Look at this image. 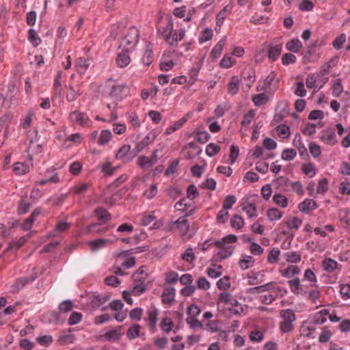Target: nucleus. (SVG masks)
<instances>
[{"label":"nucleus","mask_w":350,"mask_h":350,"mask_svg":"<svg viewBox=\"0 0 350 350\" xmlns=\"http://www.w3.org/2000/svg\"><path fill=\"white\" fill-rule=\"evenodd\" d=\"M130 50L126 49L125 51H121L117 57L116 62L120 68H124L128 66L131 62V58L128 55V52Z\"/></svg>","instance_id":"19"},{"label":"nucleus","mask_w":350,"mask_h":350,"mask_svg":"<svg viewBox=\"0 0 350 350\" xmlns=\"http://www.w3.org/2000/svg\"><path fill=\"white\" fill-rule=\"evenodd\" d=\"M301 170L303 173L310 178L314 177L316 174V170L312 163H309L304 164Z\"/></svg>","instance_id":"50"},{"label":"nucleus","mask_w":350,"mask_h":350,"mask_svg":"<svg viewBox=\"0 0 350 350\" xmlns=\"http://www.w3.org/2000/svg\"><path fill=\"white\" fill-rule=\"evenodd\" d=\"M147 318L144 320L148 322V325L151 329H154L158 322V310L155 307H152L147 311Z\"/></svg>","instance_id":"12"},{"label":"nucleus","mask_w":350,"mask_h":350,"mask_svg":"<svg viewBox=\"0 0 350 350\" xmlns=\"http://www.w3.org/2000/svg\"><path fill=\"white\" fill-rule=\"evenodd\" d=\"M153 59L152 45L150 43H147L145 51L142 57V62L145 66H150L152 62Z\"/></svg>","instance_id":"18"},{"label":"nucleus","mask_w":350,"mask_h":350,"mask_svg":"<svg viewBox=\"0 0 350 350\" xmlns=\"http://www.w3.org/2000/svg\"><path fill=\"white\" fill-rule=\"evenodd\" d=\"M230 222V226L237 230L242 228L245 224L243 217L239 215H233Z\"/></svg>","instance_id":"41"},{"label":"nucleus","mask_w":350,"mask_h":350,"mask_svg":"<svg viewBox=\"0 0 350 350\" xmlns=\"http://www.w3.org/2000/svg\"><path fill=\"white\" fill-rule=\"evenodd\" d=\"M286 48L288 51L297 53L302 48V43L298 38H293L286 44Z\"/></svg>","instance_id":"24"},{"label":"nucleus","mask_w":350,"mask_h":350,"mask_svg":"<svg viewBox=\"0 0 350 350\" xmlns=\"http://www.w3.org/2000/svg\"><path fill=\"white\" fill-rule=\"evenodd\" d=\"M207 274L211 278H217L222 274L221 266L213 265V267H209L207 269Z\"/></svg>","instance_id":"43"},{"label":"nucleus","mask_w":350,"mask_h":350,"mask_svg":"<svg viewBox=\"0 0 350 350\" xmlns=\"http://www.w3.org/2000/svg\"><path fill=\"white\" fill-rule=\"evenodd\" d=\"M42 152V146L36 141L31 139L27 146L28 158L29 160L33 159V157L39 154Z\"/></svg>","instance_id":"13"},{"label":"nucleus","mask_w":350,"mask_h":350,"mask_svg":"<svg viewBox=\"0 0 350 350\" xmlns=\"http://www.w3.org/2000/svg\"><path fill=\"white\" fill-rule=\"evenodd\" d=\"M59 180L58 174L55 170H48L45 174L44 178L38 182L40 185H44L48 183H57Z\"/></svg>","instance_id":"16"},{"label":"nucleus","mask_w":350,"mask_h":350,"mask_svg":"<svg viewBox=\"0 0 350 350\" xmlns=\"http://www.w3.org/2000/svg\"><path fill=\"white\" fill-rule=\"evenodd\" d=\"M255 81L254 72L253 70L249 69L243 72L241 78V85L251 88Z\"/></svg>","instance_id":"14"},{"label":"nucleus","mask_w":350,"mask_h":350,"mask_svg":"<svg viewBox=\"0 0 350 350\" xmlns=\"http://www.w3.org/2000/svg\"><path fill=\"white\" fill-rule=\"evenodd\" d=\"M237 241V237L235 235L228 234L223 237L221 240L215 241L214 243L217 247H220L224 245H227L228 243H235Z\"/></svg>","instance_id":"40"},{"label":"nucleus","mask_w":350,"mask_h":350,"mask_svg":"<svg viewBox=\"0 0 350 350\" xmlns=\"http://www.w3.org/2000/svg\"><path fill=\"white\" fill-rule=\"evenodd\" d=\"M338 266V262L332 258H325L322 262V267L323 269L327 272L334 271Z\"/></svg>","instance_id":"33"},{"label":"nucleus","mask_w":350,"mask_h":350,"mask_svg":"<svg viewBox=\"0 0 350 350\" xmlns=\"http://www.w3.org/2000/svg\"><path fill=\"white\" fill-rule=\"evenodd\" d=\"M111 138V133L109 130H103L101 131L98 139V144L101 146L107 144Z\"/></svg>","instance_id":"52"},{"label":"nucleus","mask_w":350,"mask_h":350,"mask_svg":"<svg viewBox=\"0 0 350 350\" xmlns=\"http://www.w3.org/2000/svg\"><path fill=\"white\" fill-rule=\"evenodd\" d=\"M116 167L112 166L111 163L109 161H105L101 165L102 172L107 176L112 175L116 171Z\"/></svg>","instance_id":"48"},{"label":"nucleus","mask_w":350,"mask_h":350,"mask_svg":"<svg viewBox=\"0 0 350 350\" xmlns=\"http://www.w3.org/2000/svg\"><path fill=\"white\" fill-rule=\"evenodd\" d=\"M213 36V32L211 29H209V28L204 29L202 31V32L199 38L200 43H204V42H206L210 40L212 38Z\"/></svg>","instance_id":"57"},{"label":"nucleus","mask_w":350,"mask_h":350,"mask_svg":"<svg viewBox=\"0 0 350 350\" xmlns=\"http://www.w3.org/2000/svg\"><path fill=\"white\" fill-rule=\"evenodd\" d=\"M264 84L266 87L279 86V80L276 77V74L274 72H271L265 79Z\"/></svg>","instance_id":"39"},{"label":"nucleus","mask_w":350,"mask_h":350,"mask_svg":"<svg viewBox=\"0 0 350 350\" xmlns=\"http://www.w3.org/2000/svg\"><path fill=\"white\" fill-rule=\"evenodd\" d=\"M131 150V146L126 144L122 146L116 154V159L120 160L124 159Z\"/></svg>","instance_id":"64"},{"label":"nucleus","mask_w":350,"mask_h":350,"mask_svg":"<svg viewBox=\"0 0 350 350\" xmlns=\"http://www.w3.org/2000/svg\"><path fill=\"white\" fill-rule=\"evenodd\" d=\"M242 209L246 213L249 217H256V207L254 203L247 202L242 205Z\"/></svg>","instance_id":"38"},{"label":"nucleus","mask_w":350,"mask_h":350,"mask_svg":"<svg viewBox=\"0 0 350 350\" xmlns=\"http://www.w3.org/2000/svg\"><path fill=\"white\" fill-rule=\"evenodd\" d=\"M255 259L252 256H243L239 261V265L243 270H246L252 267L254 265Z\"/></svg>","instance_id":"26"},{"label":"nucleus","mask_w":350,"mask_h":350,"mask_svg":"<svg viewBox=\"0 0 350 350\" xmlns=\"http://www.w3.org/2000/svg\"><path fill=\"white\" fill-rule=\"evenodd\" d=\"M139 35V30L136 27H132L129 28L122 41L121 45L127 49V50H132L138 42Z\"/></svg>","instance_id":"3"},{"label":"nucleus","mask_w":350,"mask_h":350,"mask_svg":"<svg viewBox=\"0 0 350 350\" xmlns=\"http://www.w3.org/2000/svg\"><path fill=\"white\" fill-rule=\"evenodd\" d=\"M115 242V240L108 239H97L89 242V245L92 251H97L101 248L105 247L107 245Z\"/></svg>","instance_id":"10"},{"label":"nucleus","mask_w":350,"mask_h":350,"mask_svg":"<svg viewBox=\"0 0 350 350\" xmlns=\"http://www.w3.org/2000/svg\"><path fill=\"white\" fill-rule=\"evenodd\" d=\"M171 229H178L183 235H186L189 229V221L185 217H180L170 223Z\"/></svg>","instance_id":"7"},{"label":"nucleus","mask_w":350,"mask_h":350,"mask_svg":"<svg viewBox=\"0 0 350 350\" xmlns=\"http://www.w3.org/2000/svg\"><path fill=\"white\" fill-rule=\"evenodd\" d=\"M13 171L17 175H23L29 171V167L24 163L18 162L14 163Z\"/></svg>","instance_id":"44"},{"label":"nucleus","mask_w":350,"mask_h":350,"mask_svg":"<svg viewBox=\"0 0 350 350\" xmlns=\"http://www.w3.org/2000/svg\"><path fill=\"white\" fill-rule=\"evenodd\" d=\"M82 314L78 312H73L71 313L68 323L70 325H74L80 323L82 320Z\"/></svg>","instance_id":"63"},{"label":"nucleus","mask_w":350,"mask_h":350,"mask_svg":"<svg viewBox=\"0 0 350 350\" xmlns=\"http://www.w3.org/2000/svg\"><path fill=\"white\" fill-rule=\"evenodd\" d=\"M282 52V44L271 46L268 51V57L271 61L276 60Z\"/></svg>","instance_id":"31"},{"label":"nucleus","mask_w":350,"mask_h":350,"mask_svg":"<svg viewBox=\"0 0 350 350\" xmlns=\"http://www.w3.org/2000/svg\"><path fill=\"white\" fill-rule=\"evenodd\" d=\"M277 133L279 137L286 139L290 136V128L285 124H280L277 126Z\"/></svg>","instance_id":"51"},{"label":"nucleus","mask_w":350,"mask_h":350,"mask_svg":"<svg viewBox=\"0 0 350 350\" xmlns=\"http://www.w3.org/2000/svg\"><path fill=\"white\" fill-rule=\"evenodd\" d=\"M317 327L315 323L312 320L304 321L300 327L301 335L309 338H314Z\"/></svg>","instance_id":"6"},{"label":"nucleus","mask_w":350,"mask_h":350,"mask_svg":"<svg viewBox=\"0 0 350 350\" xmlns=\"http://www.w3.org/2000/svg\"><path fill=\"white\" fill-rule=\"evenodd\" d=\"M176 290L173 287L165 288L161 295L162 301L165 304H172L175 299Z\"/></svg>","instance_id":"15"},{"label":"nucleus","mask_w":350,"mask_h":350,"mask_svg":"<svg viewBox=\"0 0 350 350\" xmlns=\"http://www.w3.org/2000/svg\"><path fill=\"white\" fill-rule=\"evenodd\" d=\"M281 274L286 278H292L295 275H299L300 269L296 265L288 266L286 269L280 271Z\"/></svg>","instance_id":"23"},{"label":"nucleus","mask_w":350,"mask_h":350,"mask_svg":"<svg viewBox=\"0 0 350 350\" xmlns=\"http://www.w3.org/2000/svg\"><path fill=\"white\" fill-rule=\"evenodd\" d=\"M285 260L291 263H297L301 261V257L297 252H288L283 254Z\"/></svg>","instance_id":"32"},{"label":"nucleus","mask_w":350,"mask_h":350,"mask_svg":"<svg viewBox=\"0 0 350 350\" xmlns=\"http://www.w3.org/2000/svg\"><path fill=\"white\" fill-rule=\"evenodd\" d=\"M189 116V113H187L186 116H183L180 120L175 122L172 125L167 127L165 131V134L167 135H170L176 130L179 129L187 121Z\"/></svg>","instance_id":"21"},{"label":"nucleus","mask_w":350,"mask_h":350,"mask_svg":"<svg viewBox=\"0 0 350 350\" xmlns=\"http://www.w3.org/2000/svg\"><path fill=\"white\" fill-rule=\"evenodd\" d=\"M89 67L90 62L88 59L85 57H79L77 59L75 68L78 73L80 75L85 74Z\"/></svg>","instance_id":"22"},{"label":"nucleus","mask_w":350,"mask_h":350,"mask_svg":"<svg viewBox=\"0 0 350 350\" xmlns=\"http://www.w3.org/2000/svg\"><path fill=\"white\" fill-rule=\"evenodd\" d=\"M137 165L143 169H148L153 165L151 160L146 156H140L137 159Z\"/></svg>","instance_id":"49"},{"label":"nucleus","mask_w":350,"mask_h":350,"mask_svg":"<svg viewBox=\"0 0 350 350\" xmlns=\"http://www.w3.org/2000/svg\"><path fill=\"white\" fill-rule=\"evenodd\" d=\"M308 148L310 152L313 157L317 158L321 154V146L315 142H310Z\"/></svg>","instance_id":"62"},{"label":"nucleus","mask_w":350,"mask_h":350,"mask_svg":"<svg viewBox=\"0 0 350 350\" xmlns=\"http://www.w3.org/2000/svg\"><path fill=\"white\" fill-rule=\"evenodd\" d=\"M29 40L34 46H37L41 43V39L33 29L29 30Z\"/></svg>","instance_id":"54"},{"label":"nucleus","mask_w":350,"mask_h":350,"mask_svg":"<svg viewBox=\"0 0 350 350\" xmlns=\"http://www.w3.org/2000/svg\"><path fill=\"white\" fill-rule=\"evenodd\" d=\"M252 100L256 107L267 104L269 100V97L266 93H260L252 96Z\"/></svg>","instance_id":"27"},{"label":"nucleus","mask_w":350,"mask_h":350,"mask_svg":"<svg viewBox=\"0 0 350 350\" xmlns=\"http://www.w3.org/2000/svg\"><path fill=\"white\" fill-rule=\"evenodd\" d=\"M121 329L122 326H119L116 328L110 329L105 334L103 337L109 342L118 340L122 336Z\"/></svg>","instance_id":"20"},{"label":"nucleus","mask_w":350,"mask_h":350,"mask_svg":"<svg viewBox=\"0 0 350 350\" xmlns=\"http://www.w3.org/2000/svg\"><path fill=\"white\" fill-rule=\"evenodd\" d=\"M297 156V152L293 148L284 149L281 154V157L284 161H290L295 159Z\"/></svg>","instance_id":"46"},{"label":"nucleus","mask_w":350,"mask_h":350,"mask_svg":"<svg viewBox=\"0 0 350 350\" xmlns=\"http://www.w3.org/2000/svg\"><path fill=\"white\" fill-rule=\"evenodd\" d=\"M320 139L327 145L334 146L338 143L335 129L328 128L321 133Z\"/></svg>","instance_id":"5"},{"label":"nucleus","mask_w":350,"mask_h":350,"mask_svg":"<svg viewBox=\"0 0 350 350\" xmlns=\"http://www.w3.org/2000/svg\"><path fill=\"white\" fill-rule=\"evenodd\" d=\"M219 249V252L216 256L217 260L225 259L232 254V248L231 246L228 245H224L220 247H217Z\"/></svg>","instance_id":"25"},{"label":"nucleus","mask_w":350,"mask_h":350,"mask_svg":"<svg viewBox=\"0 0 350 350\" xmlns=\"http://www.w3.org/2000/svg\"><path fill=\"white\" fill-rule=\"evenodd\" d=\"M90 187V184L86 183H81L78 185L75 186L72 189L74 193L77 195L83 194Z\"/></svg>","instance_id":"58"},{"label":"nucleus","mask_w":350,"mask_h":350,"mask_svg":"<svg viewBox=\"0 0 350 350\" xmlns=\"http://www.w3.org/2000/svg\"><path fill=\"white\" fill-rule=\"evenodd\" d=\"M161 328L165 333H169L174 327V323L170 318H164L161 323Z\"/></svg>","instance_id":"60"},{"label":"nucleus","mask_w":350,"mask_h":350,"mask_svg":"<svg viewBox=\"0 0 350 350\" xmlns=\"http://www.w3.org/2000/svg\"><path fill=\"white\" fill-rule=\"evenodd\" d=\"M239 155V148L237 145L232 144L230 146L229 155L230 164L233 165Z\"/></svg>","instance_id":"56"},{"label":"nucleus","mask_w":350,"mask_h":350,"mask_svg":"<svg viewBox=\"0 0 350 350\" xmlns=\"http://www.w3.org/2000/svg\"><path fill=\"white\" fill-rule=\"evenodd\" d=\"M298 208L301 212L308 214L310 211L317 208V204L314 200L306 198L298 205Z\"/></svg>","instance_id":"11"},{"label":"nucleus","mask_w":350,"mask_h":350,"mask_svg":"<svg viewBox=\"0 0 350 350\" xmlns=\"http://www.w3.org/2000/svg\"><path fill=\"white\" fill-rule=\"evenodd\" d=\"M328 180L327 178H322L319 180L317 188V193L324 194L328 191Z\"/></svg>","instance_id":"55"},{"label":"nucleus","mask_w":350,"mask_h":350,"mask_svg":"<svg viewBox=\"0 0 350 350\" xmlns=\"http://www.w3.org/2000/svg\"><path fill=\"white\" fill-rule=\"evenodd\" d=\"M338 62V57L336 56L330 59L327 63L322 67L323 75L328 73L330 68H334L337 65Z\"/></svg>","instance_id":"59"},{"label":"nucleus","mask_w":350,"mask_h":350,"mask_svg":"<svg viewBox=\"0 0 350 350\" xmlns=\"http://www.w3.org/2000/svg\"><path fill=\"white\" fill-rule=\"evenodd\" d=\"M283 215L282 212L276 208H269L267 211V217L271 221L279 220Z\"/></svg>","instance_id":"47"},{"label":"nucleus","mask_w":350,"mask_h":350,"mask_svg":"<svg viewBox=\"0 0 350 350\" xmlns=\"http://www.w3.org/2000/svg\"><path fill=\"white\" fill-rule=\"evenodd\" d=\"M320 295V291L318 289H312L311 291H307L306 294L303 295V297L307 298L308 299L312 301L313 303H316L319 299Z\"/></svg>","instance_id":"53"},{"label":"nucleus","mask_w":350,"mask_h":350,"mask_svg":"<svg viewBox=\"0 0 350 350\" xmlns=\"http://www.w3.org/2000/svg\"><path fill=\"white\" fill-rule=\"evenodd\" d=\"M280 251L278 247L272 248L268 254L267 262L270 264H275L278 262Z\"/></svg>","instance_id":"42"},{"label":"nucleus","mask_w":350,"mask_h":350,"mask_svg":"<svg viewBox=\"0 0 350 350\" xmlns=\"http://www.w3.org/2000/svg\"><path fill=\"white\" fill-rule=\"evenodd\" d=\"M70 119L72 122H77L81 126H90V120L88 115L79 111H74L70 113Z\"/></svg>","instance_id":"8"},{"label":"nucleus","mask_w":350,"mask_h":350,"mask_svg":"<svg viewBox=\"0 0 350 350\" xmlns=\"http://www.w3.org/2000/svg\"><path fill=\"white\" fill-rule=\"evenodd\" d=\"M31 235L30 234H27V236L21 237L18 239L14 240L10 243V249L11 250H18L23 245H24L27 240L30 238Z\"/></svg>","instance_id":"36"},{"label":"nucleus","mask_w":350,"mask_h":350,"mask_svg":"<svg viewBox=\"0 0 350 350\" xmlns=\"http://www.w3.org/2000/svg\"><path fill=\"white\" fill-rule=\"evenodd\" d=\"M146 290V286L144 283V279H139L135 281V284L132 287V292L134 295H140L144 293Z\"/></svg>","instance_id":"29"},{"label":"nucleus","mask_w":350,"mask_h":350,"mask_svg":"<svg viewBox=\"0 0 350 350\" xmlns=\"http://www.w3.org/2000/svg\"><path fill=\"white\" fill-rule=\"evenodd\" d=\"M173 28V21L172 18H170L165 26H161L158 28V33L169 45L175 47L178 45V42L185 36V29L180 28L176 31Z\"/></svg>","instance_id":"1"},{"label":"nucleus","mask_w":350,"mask_h":350,"mask_svg":"<svg viewBox=\"0 0 350 350\" xmlns=\"http://www.w3.org/2000/svg\"><path fill=\"white\" fill-rule=\"evenodd\" d=\"M329 314V311L326 309L321 310L312 321L315 323L316 325H322L327 321V316Z\"/></svg>","instance_id":"34"},{"label":"nucleus","mask_w":350,"mask_h":350,"mask_svg":"<svg viewBox=\"0 0 350 350\" xmlns=\"http://www.w3.org/2000/svg\"><path fill=\"white\" fill-rule=\"evenodd\" d=\"M288 284L289 286L291 291L297 295L303 296L306 294V292L310 287H312V286H309V284H304L301 282V280L296 277L288 281Z\"/></svg>","instance_id":"4"},{"label":"nucleus","mask_w":350,"mask_h":350,"mask_svg":"<svg viewBox=\"0 0 350 350\" xmlns=\"http://www.w3.org/2000/svg\"><path fill=\"white\" fill-rule=\"evenodd\" d=\"M302 281H307L309 286H315L317 285V279L315 273L311 269H307L304 271Z\"/></svg>","instance_id":"30"},{"label":"nucleus","mask_w":350,"mask_h":350,"mask_svg":"<svg viewBox=\"0 0 350 350\" xmlns=\"http://www.w3.org/2000/svg\"><path fill=\"white\" fill-rule=\"evenodd\" d=\"M280 316L282 319L279 325L280 332L283 334L291 332L296 320L295 312L291 309H284L280 311Z\"/></svg>","instance_id":"2"},{"label":"nucleus","mask_w":350,"mask_h":350,"mask_svg":"<svg viewBox=\"0 0 350 350\" xmlns=\"http://www.w3.org/2000/svg\"><path fill=\"white\" fill-rule=\"evenodd\" d=\"M273 201L282 208H286L288 205V198L280 193H275L273 196Z\"/></svg>","instance_id":"35"},{"label":"nucleus","mask_w":350,"mask_h":350,"mask_svg":"<svg viewBox=\"0 0 350 350\" xmlns=\"http://www.w3.org/2000/svg\"><path fill=\"white\" fill-rule=\"evenodd\" d=\"M140 325L139 324H134L131 325L126 333V336L129 340H133L139 336L140 331Z\"/></svg>","instance_id":"37"},{"label":"nucleus","mask_w":350,"mask_h":350,"mask_svg":"<svg viewBox=\"0 0 350 350\" xmlns=\"http://www.w3.org/2000/svg\"><path fill=\"white\" fill-rule=\"evenodd\" d=\"M95 214L102 224L106 223L111 218L110 213L105 208L101 207L95 210Z\"/></svg>","instance_id":"28"},{"label":"nucleus","mask_w":350,"mask_h":350,"mask_svg":"<svg viewBox=\"0 0 350 350\" xmlns=\"http://www.w3.org/2000/svg\"><path fill=\"white\" fill-rule=\"evenodd\" d=\"M220 146L217 144L211 143L206 146V154L209 157H213L219 152Z\"/></svg>","instance_id":"61"},{"label":"nucleus","mask_w":350,"mask_h":350,"mask_svg":"<svg viewBox=\"0 0 350 350\" xmlns=\"http://www.w3.org/2000/svg\"><path fill=\"white\" fill-rule=\"evenodd\" d=\"M10 94H11V91L8 89L0 90V108L9 105L8 95Z\"/></svg>","instance_id":"45"},{"label":"nucleus","mask_w":350,"mask_h":350,"mask_svg":"<svg viewBox=\"0 0 350 350\" xmlns=\"http://www.w3.org/2000/svg\"><path fill=\"white\" fill-rule=\"evenodd\" d=\"M261 287L263 292L269 291V293L275 292L276 295L280 297H283L287 293V291L284 287L277 286L274 282L261 285Z\"/></svg>","instance_id":"9"},{"label":"nucleus","mask_w":350,"mask_h":350,"mask_svg":"<svg viewBox=\"0 0 350 350\" xmlns=\"http://www.w3.org/2000/svg\"><path fill=\"white\" fill-rule=\"evenodd\" d=\"M227 38L226 36H224L221 38L219 41L216 44V45L212 49L210 56L211 58L216 59H217L221 54L224 47L226 44Z\"/></svg>","instance_id":"17"}]
</instances>
